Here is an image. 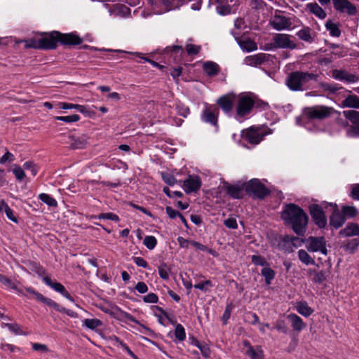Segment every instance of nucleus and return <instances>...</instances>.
<instances>
[{
    "label": "nucleus",
    "mask_w": 359,
    "mask_h": 359,
    "mask_svg": "<svg viewBox=\"0 0 359 359\" xmlns=\"http://www.w3.org/2000/svg\"><path fill=\"white\" fill-rule=\"evenodd\" d=\"M281 217L285 223L291 225L297 235L302 236L304 233L308 223V216L300 207L293 203L286 205L282 212Z\"/></svg>",
    "instance_id": "f257e3e1"
},
{
    "label": "nucleus",
    "mask_w": 359,
    "mask_h": 359,
    "mask_svg": "<svg viewBox=\"0 0 359 359\" xmlns=\"http://www.w3.org/2000/svg\"><path fill=\"white\" fill-rule=\"evenodd\" d=\"M318 77V76L313 73L292 72L286 79V85L292 91H304L309 89L311 81H316Z\"/></svg>",
    "instance_id": "f03ea898"
},
{
    "label": "nucleus",
    "mask_w": 359,
    "mask_h": 359,
    "mask_svg": "<svg viewBox=\"0 0 359 359\" xmlns=\"http://www.w3.org/2000/svg\"><path fill=\"white\" fill-rule=\"evenodd\" d=\"M334 111V109L331 107L315 105L304 107L302 116L309 120H323L330 117Z\"/></svg>",
    "instance_id": "7ed1b4c3"
},
{
    "label": "nucleus",
    "mask_w": 359,
    "mask_h": 359,
    "mask_svg": "<svg viewBox=\"0 0 359 359\" xmlns=\"http://www.w3.org/2000/svg\"><path fill=\"white\" fill-rule=\"evenodd\" d=\"M292 36L287 34L277 33L273 35L271 42L265 45V50L290 49L297 48V44L292 39Z\"/></svg>",
    "instance_id": "20e7f679"
},
{
    "label": "nucleus",
    "mask_w": 359,
    "mask_h": 359,
    "mask_svg": "<svg viewBox=\"0 0 359 359\" xmlns=\"http://www.w3.org/2000/svg\"><path fill=\"white\" fill-rule=\"evenodd\" d=\"M245 189L248 194L261 199L270 194V191L258 179H252L245 183Z\"/></svg>",
    "instance_id": "39448f33"
},
{
    "label": "nucleus",
    "mask_w": 359,
    "mask_h": 359,
    "mask_svg": "<svg viewBox=\"0 0 359 359\" xmlns=\"http://www.w3.org/2000/svg\"><path fill=\"white\" fill-rule=\"evenodd\" d=\"M269 25L277 31L290 30L292 29L291 18L283 15L280 11H276L269 21Z\"/></svg>",
    "instance_id": "423d86ee"
},
{
    "label": "nucleus",
    "mask_w": 359,
    "mask_h": 359,
    "mask_svg": "<svg viewBox=\"0 0 359 359\" xmlns=\"http://www.w3.org/2000/svg\"><path fill=\"white\" fill-rule=\"evenodd\" d=\"M344 116L353 124L346 132L350 137H359V111L357 110H346L342 112Z\"/></svg>",
    "instance_id": "0eeeda50"
},
{
    "label": "nucleus",
    "mask_w": 359,
    "mask_h": 359,
    "mask_svg": "<svg viewBox=\"0 0 359 359\" xmlns=\"http://www.w3.org/2000/svg\"><path fill=\"white\" fill-rule=\"evenodd\" d=\"M266 134L264 128L252 126L243 132V138L250 144H257Z\"/></svg>",
    "instance_id": "6e6552de"
},
{
    "label": "nucleus",
    "mask_w": 359,
    "mask_h": 359,
    "mask_svg": "<svg viewBox=\"0 0 359 359\" xmlns=\"http://www.w3.org/2000/svg\"><path fill=\"white\" fill-rule=\"evenodd\" d=\"M255 104L254 100L247 95H241L238 99L237 102V116L239 117H243L246 115H248Z\"/></svg>",
    "instance_id": "1a4fd4ad"
},
{
    "label": "nucleus",
    "mask_w": 359,
    "mask_h": 359,
    "mask_svg": "<svg viewBox=\"0 0 359 359\" xmlns=\"http://www.w3.org/2000/svg\"><path fill=\"white\" fill-rule=\"evenodd\" d=\"M306 248L309 252H320L322 254L327 255V250L326 249V241L324 237L309 236L306 239Z\"/></svg>",
    "instance_id": "9d476101"
},
{
    "label": "nucleus",
    "mask_w": 359,
    "mask_h": 359,
    "mask_svg": "<svg viewBox=\"0 0 359 359\" xmlns=\"http://www.w3.org/2000/svg\"><path fill=\"white\" fill-rule=\"evenodd\" d=\"M60 32H52L39 39V49H55L59 42Z\"/></svg>",
    "instance_id": "9b49d317"
},
{
    "label": "nucleus",
    "mask_w": 359,
    "mask_h": 359,
    "mask_svg": "<svg viewBox=\"0 0 359 359\" xmlns=\"http://www.w3.org/2000/svg\"><path fill=\"white\" fill-rule=\"evenodd\" d=\"M332 76L346 83H355L359 81V74L348 72L346 69H334L332 71Z\"/></svg>",
    "instance_id": "f8f14e48"
},
{
    "label": "nucleus",
    "mask_w": 359,
    "mask_h": 359,
    "mask_svg": "<svg viewBox=\"0 0 359 359\" xmlns=\"http://www.w3.org/2000/svg\"><path fill=\"white\" fill-rule=\"evenodd\" d=\"M310 215L319 228H323L327 224V219L321 206L318 204H311L309 206Z\"/></svg>",
    "instance_id": "ddd939ff"
},
{
    "label": "nucleus",
    "mask_w": 359,
    "mask_h": 359,
    "mask_svg": "<svg viewBox=\"0 0 359 359\" xmlns=\"http://www.w3.org/2000/svg\"><path fill=\"white\" fill-rule=\"evenodd\" d=\"M219 109L215 106H207L201 114V120L214 126H217Z\"/></svg>",
    "instance_id": "4468645a"
},
{
    "label": "nucleus",
    "mask_w": 359,
    "mask_h": 359,
    "mask_svg": "<svg viewBox=\"0 0 359 359\" xmlns=\"http://www.w3.org/2000/svg\"><path fill=\"white\" fill-rule=\"evenodd\" d=\"M334 8L339 13H346L354 15L357 13L356 7L348 0H332Z\"/></svg>",
    "instance_id": "2eb2a0df"
},
{
    "label": "nucleus",
    "mask_w": 359,
    "mask_h": 359,
    "mask_svg": "<svg viewBox=\"0 0 359 359\" xmlns=\"http://www.w3.org/2000/svg\"><path fill=\"white\" fill-rule=\"evenodd\" d=\"M202 182L198 175H189L188 178L183 181V189L187 194L197 192Z\"/></svg>",
    "instance_id": "dca6fc26"
},
{
    "label": "nucleus",
    "mask_w": 359,
    "mask_h": 359,
    "mask_svg": "<svg viewBox=\"0 0 359 359\" xmlns=\"http://www.w3.org/2000/svg\"><path fill=\"white\" fill-rule=\"evenodd\" d=\"M222 189L233 198L240 199L244 196L245 184L242 185H231L228 182H224Z\"/></svg>",
    "instance_id": "f3484780"
},
{
    "label": "nucleus",
    "mask_w": 359,
    "mask_h": 359,
    "mask_svg": "<svg viewBox=\"0 0 359 359\" xmlns=\"http://www.w3.org/2000/svg\"><path fill=\"white\" fill-rule=\"evenodd\" d=\"M59 42L65 46H76L82 43V39L76 33L62 34L60 32Z\"/></svg>",
    "instance_id": "a211bd4d"
},
{
    "label": "nucleus",
    "mask_w": 359,
    "mask_h": 359,
    "mask_svg": "<svg viewBox=\"0 0 359 359\" xmlns=\"http://www.w3.org/2000/svg\"><path fill=\"white\" fill-rule=\"evenodd\" d=\"M43 280L47 285L50 287L55 291L60 292L67 299H69L72 302L74 301V299L71 297L70 294L66 290L65 287L61 283H60L58 282L53 281L51 280V278L48 276L43 277Z\"/></svg>",
    "instance_id": "6ab92c4d"
},
{
    "label": "nucleus",
    "mask_w": 359,
    "mask_h": 359,
    "mask_svg": "<svg viewBox=\"0 0 359 359\" xmlns=\"http://www.w3.org/2000/svg\"><path fill=\"white\" fill-rule=\"evenodd\" d=\"M232 34L234 36L237 43L240 46L241 48L247 51L250 52L257 49V43L251 39H241L239 38L240 33L236 31H231Z\"/></svg>",
    "instance_id": "aec40b11"
},
{
    "label": "nucleus",
    "mask_w": 359,
    "mask_h": 359,
    "mask_svg": "<svg viewBox=\"0 0 359 359\" xmlns=\"http://www.w3.org/2000/svg\"><path fill=\"white\" fill-rule=\"evenodd\" d=\"M305 11L315 15L320 20H324L327 17L326 12L316 2L307 4L305 6Z\"/></svg>",
    "instance_id": "412c9836"
},
{
    "label": "nucleus",
    "mask_w": 359,
    "mask_h": 359,
    "mask_svg": "<svg viewBox=\"0 0 359 359\" xmlns=\"http://www.w3.org/2000/svg\"><path fill=\"white\" fill-rule=\"evenodd\" d=\"M340 107L359 109V96L355 94H348L341 100Z\"/></svg>",
    "instance_id": "4be33fe9"
},
{
    "label": "nucleus",
    "mask_w": 359,
    "mask_h": 359,
    "mask_svg": "<svg viewBox=\"0 0 359 359\" xmlns=\"http://www.w3.org/2000/svg\"><path fill=\"white\" fill-rule=\"evenodd\" d=\"M346 218L341 213L338 209L336 204L334 205V211L330 216V224L331 226L334 227L335 229H338L341 227L345 222Z\"/></svg>",
    "instance_id": "5701e85b"
},
{
    "label": "nucleus",
    "mask_w": 359,
    "mask_h": 359,
    "mask_svg": "<svg viewBox=\"0 0 359 359\" xmlns=\"http://www.w3.org/2000/svg\"><path fill=\"white\" fill-rule=\"evenodd\" d=\"M234 100L235 96L231 95H226L221 97L218 100L217 104L220 106L224 112L229 113L233 109Z\"/></svg>",
    "instance_id": "b1692460"
},
{
    "label": "nucleus",
    "mask_w": 359,
    "mask_h": 359,
    "mask_svg": "<svg viewBox=\"0 0 359 359\" xmlns=\"http://www.w3.org/2000/svg\"><path fill=\"white\" fill-rule=\"evenodd\" d=\"M269 56V55L265 53H258L256 55H250L245 57V62L248 65L257 66L267 61Z\"/></svg>",
    "instance_id": "393cba45"
},
{
    "label": "nucleus",
    "mask_w": 359,
    "mask_h": 359,
    "mask_svg": "<svg viewBox=\"0 0 359 359\" xmlns=\"http://www.w3.org/2000/svg\"><path fill=\"white\" fill-rule=\"evenodd\" d=\"M287 318L290 320L293 330L300 332L304 327L305 325L299 316L290 313L287 315Z\"/></svg>",
    "instance_id": "a878e982"
},
{
    "label": "nucleus",
    "mask_w": 359,
    "mask_h": 359,
    "mask_svg": "<svg viewBox=\"0 0 359 359\" xmlns=\"http://www.w3.org/2000/svg\"><path fill=\"white\" fill-rule=\"evenodd\" d=\"M203 71L209 76H215L220 72V67L216 62L208 61L203 65Z\"/></svg>",
    "instance_id": "bb28decb"
},
{
    "label": "nucleus",
    "mask_w": 359,
    "mask_h": 359,
    "mask_svg": "<svg viewBox=\"0 0 359 359\" xmlns=\"http://www.w3.org/2000/svg\"><path fill=\"white\" fill-rule=\"evenodd\" d=\"M68 140L67 143L69 144V147L72 149H83L87 143L83 138L76 137L73 135H69Z\"/></svg>",
    "instance_id": "cd10ccee"
},
{
    "label": "nucleus",
    "mask_w": 359,
    "mask_h": 359,
    "mask_svg": "<svg viewBox=\"0 0 359 359\" xmlns=\"http://www.w3.org/2000/svg\"><path fill=\"white\" fill-rule=\"evenodd\" d=\"M340 235L342 236H359V225L351 223L348 224L344 229L340 231Z\"/></svg>",
    "instance_id": "c85d7f7f"
},
{
    "label": "nucleus",
    "mask_w": 359,
    "mask_h": 359,
    "mask_svg": "<svg viewBox=\"0 0 359 359\" xmlns=\"http://www.w3.org/2000/svg\"><path fill=\"white\" fill-rule=\"evenodd\" d=\"M325 27L332 36L339 37L341 36L339 24L334 23L332 20H327L325 23Z\"/></svg>",
    "instance_id": "c756f323"
},
{
    "label": "nucleus",
    "mask_w": 359,
    "mask_h": 359,
    "mask_svg": "<svg viewBox=\"0 0 359 359\" xmlns=\"http://www.w3.org/2000/svg\"><path fill=\"white\" fill-rule=\"evenodd\" d=\"M296 309L299 313L305 317L310 316L313 311L306 302H298L296 305Z\"/></svg>",
    "instance_id": "7c9ffc66"
},
{
    "label": "nucleus",
    "mask_w": 359,
    "mask_h": 359,
    "mask_svg": "<svg viewBox=\"0 0 359 359\" xmlns=\"http://www.w3.org/2000/svg\"><path fill=\"white\" fill-rule=\"evenodd\" d=\"M59 107L62 109H77L79 111H80L82 114H87L88 110L86 109V107L83 105L79 104H71V103H66V102H60Z\"/></svg>",
    "instance_id": "2f4dec72"
},
{
    "label": "nucleus",
    "mask_w": 359,
    "mask_h": 359,
    "mask_svg": "<svg viewBox=\"0 0 359 359\" xmlns=\"http://www.w3.org/2000/svg\"><path fill=\"white\" fill-rule=\"evenodd\" d=\"M311 28L309 27H303L300 29L297 33V36L302 41L306 42H311L313 41V38L311 34Z\"/></svg>",
    "instance_id": "473e14b6"
},
{
    "label": "nucleus",
    "mask_w": 359,
    "mask_h": 359,
    "mask_svg": "<svg viewBox=\"0 0 359 359\" xmlns=\"http://www.w3.org/2000/svg\"><path fill=\"white\" fill-rule=\"evenodd\" d=\"M245 345H248V348L246 351V354L251 359H263V352L261 350L257 351L250 345L248 341H245Z\"/></svg>",
    "instance_id": "72a5a7b5"
},
{
    "label": "nucleus",
    "mask_w": 359,
    "mask_h": 359,
    "mask_svg": "<svg viewBox=\"0 0 359 359\" xmlns=\"http://www.w3.org/2000/svg\"><path fill=\"white\" fill-rule=\"evenodd\" d=\"M102 321L97 318H87L83 321V326H85L92 330L102 326Z\"/></svg>",
    "instance_id": "f704fd0d"
},
{
    "label": "nucleus",
    "mask_w": 359,
    "mask_h": 359,
    "mask_svg": "<svg viewBox=\"0 0 359 359\" xmlns=\"http://www.w3.org/2000/svg\"><path fill=\"white\" fill-rule=\"evenodd\" d=\"M309 271L310 275L313 276L312 280L314 283H321L326 279L327 275H326V272L324 271H320L319 272H317L315 270L309 269Z\"/></svg>",
    "instance_id": "c9c22d12"
},
{
    "label": "nucleus",
    "mask_w": 359,
    "mask_h": 359,
    "mask_svg": "<svg viewBox=\"0 0 359 359\" xmlns=\"http://www.w3.org/2000/svg\"><path fill=\"white\" fill-rule=\"evenodd\" d=\"M298 257L302 262L306 265L315 264L314 259L304 250L301 249L298 251Z\"/></svg>",
    "instance_id": "e433bc0d"
},
{
    "label": "nucleus",
    "mask_w": 359,
    "mask_h": 359,
    "mask_svg": "<svg viewBox=\"0 0 359 359\" xmlns=\"http://www.w3.org/2000/svg\"><path fill=\"white\" fill-rule=\"evenodd\" d=\"M261 274L264 276L266 285H270L275 277L274 271L269 267L263 268Z\"/></svg>",
    "instance_id": "4c0bfd02"
},
{
    "label": "nucleus",
    "mask_w": 359,
    "mask_h": 359,
    "mask_svg": "<svg viewBox=\"0 0 359 359\" xmlns=\"http://www.w3.org/2000/svg\"><path fill=\"white\" fill-rule=\"evenodd\" d=\"M39 198L42 202L50 207L56 208L57 206V202L56 200L47 194H39Z\"/></svg>",
    "instance_id": "58836bf2"
},
{
    "label": "nucleus",
    "mask_w": 359,
    "mask_h": 359,
    "mask_svg": "<svg viewBox=\"0 0 359 359\" xmlns=\"http://www.w3.org/2000/svg\"><path fill=\"white\" fill-rule=\"evenodd\" d=\"M39 302H41L47 306L53 308L55 310L59 311L62 310V306H60L57 303L54 302L53 299L45 297L43 294L41 295V297L38 299Z\"/></svg>",
    "instance_id": "ea45409f"
},
{
    "label": "nucleus",
    "mask_w": 359,
    "mask_h": 359,
    "mask_svg": "<svg viewBox=\"0 0 359 359\" xmlns=\"http://www.w3.org/2000/svg\"><path fill=\"white\" fill-rule=\"evenodd\" d=\"M358 212V210L354 206L344 205L342 207V214L344 217H354Z\"/></svg>",
    "instance_id": "a19ab883"
},
{
    "label": "nucleus",
    "mask_w": 359,
    "mask_h": 359,
    "mask_svg": "<svg viewBox=\"0 0 359 359\" xmlns=\"http://www.w3.org/2000/svg\"><path fill=\"white\" fill-rule=\"evenodd\" d=\"M219 4L217 6L216 11L217 13L222 15H229L231 12V6L229 4H223V0L222 1H217Z\"/></svg>",
    "instance_id": "79ce46f5"
},
{
    "label": "nucleus",
    "mask_w": 359,
    "mask_h": 359,
    "mask_svg": "<svg viewBox=\"0 0 359 359\" xmlns=\"http://www.w3.org/2000/svg\"><path fill=\"white\" fill-rule=\"evenodd\" d=\"M114 345L117 347H121L123 350H125L131 357L134 359H137V357L134 354V353L130 349V348L122 341H121L118 337H114Z\"/></svg>",
    "instance_id": "37998d69"
},
{
    "label": "nucleus",
    "mask_w": 359,
    "mask_h": 359,
    "mask_svg": "<svg viewBox=\"0 0 359 359\" xmlns=\"http://www.w3.org/2000/svg\"><path fill=\"white\" fill-rule=\"evenodd\" d=\"M158 269L159 276L161 278L164 280H168L169 278L170 269L166 264H161L158 266Z\"/></svg>",
    "instance_id": "c03bdc74"
},
{
    "label": "nucleus",
    "mask_w": 359,
    "mask_h": 359,
    "mask_svg": "<svg viewBox=\"0 0 359 359\" xmlns=\"http://www.w3.org/2000/svg\"><path fill=\"white\" fill-rule=\"evenodd\" d=\"M175 337L180 341H183L186 338V332L181 324H177L175 330Z\"/></svg>",
    "instance_id": "a18cd8bd"
},
{
    "label": "nucleus",
    "mask_w": 359,
    "mask_h": 359,
    "mask_svg": "<svg viewBox=\"0 0 359 359\" xmlns=\"http://www.w3.org/2000/svg\"><path fill=\"white\" fill-rule=\"evenodd\" d=\"M12 172L14 174L16 180L21 182L25 177V172L22 167L18 165H14Z\"/></svg>",
    "instance_id": "49530a36"
},
{
    "label": "nucleus",
    "mask_w": 359,
    "mask_h": 359,
    "mask_svg": "<svg viewBox=\"0 0 359 359\" xmlns=\"http://www.w3.org/2000/svg\"><path fill=\"white\" fill-rule=\"evenodd\" d=\"M143 243L149 250H153L157 244V240L153 236H147L144 239Z\"/></svg>",
    "instance_id": "de8ad7c7"
},
{
    "label": "nucleus",
    "mask_w": 359,
    "mask_h": 359,
    "mask_svg": "<svg viewBox=\"0 0 359 359\" xmlns=\"http://www.w3.org/2000/svg\"><path fill=\"white\" fill-rule=\"evenodd\" d=\"M22 42L25 43L26 48H33L39 49V39H25V40L17 41L18 43H22Z\"/></svg>",
    "instance_id": "09e8293b"
},
{
    "label": "nucleus",
    "mask_w": 359,
    "mask_h": 359,
    "mask_svg": "<svg viewBox=\"0 0 359 359\" xmlns=\"http://www.w3.org/2000/svg\"><path fill=\"white\" fill-rule=\"evenodd\" d=\"M161 177H162V179L164 181V182H165L167 184H168L170 186H173L177 182V180L175 178V177L170 173L162 172Z\"/></svg>",
    "instance_id": "8fccbe9b"
},
{
    "label": "nucleus",
    "mask_w": 359,
    "mask_h": 359,
    "mask_svg": "<svg viewBox=\"0 0 359 359\" xmlns=\"http://www.w3.org/2000/svg\"><path fill=\"white\" fill-rule=\"evenodd\" d=\"M185 49L188 55H195L199 53L201 50V47L200 46L189 43L186 46Z\"/></svg>",
    "instance_id": "3c124183"
},
{
    "label": "nucleus",
    "mask_w": 359,
    "mask_h": 359,
    "mask_svg": "<svg viewBox=\"0 0 359 359\" xmlns=\"http://www.w3.org/2000/svg\"><path fill=\"white\" fill-rule=\"evenodd\" d=\"M321 86L325 90L331 93H334L342 88V87L339 86L338 84H332L328 83H322Z\"/></svg>",
    "instance_id": "603ef678"
},
{
    "label": "nucleus",
    "mask_w": 359,
    "mask_h": 359,
    "mask_svg": "<svg viewBox=\"0 0 359 359\" xmlns=\"http://www.w3.org/2000/svg\"><path fill=\"white\" fill-rule=\"evenodd\" d=\"M176 109L177 114L184 118H186L190 114L189 108L182 104H177Z\"/></svg>",
    "instance_id": "864d4df0"
},
{
    "label": "nucleus",
    "mask_w": 359,
    "mask_h": 359,
    "mask_svg": "<svg viewBox=\"0 0 359 359\" xmlns=\"http://www.w3.org/2000/svg\"><path fill=\"white\" fill-rule=\"evenodd\" d=\"M252 262L257 266H268V263L266 261L265 258L260 255H252Z\"/></svg>",
    "instance_id": "5fc2aeb1"
},
{
    "label": "nucleus",
    "mask_w": 359,
    "mask_h": 359,
    "mask_svg": "<svg viewBox=\"0 0 359 359\" xmlns=\"http://www.w3.org/2000/svg\"><path fill=\"white\" fill-rule=\"evenodd\" d=\"M55 118L67 123H73L78 121L80 119V116L77 114H73L66 116H57Z\"/></svg>",
    "instance_id": "6e6d98bb"
},
{
    "label": "nucleus",
    "mask_w": 359,
    "mask_h": 359,
    "mask_svg": "<svg viewBox=\"0 0 359 359\" xmlns=\"http://www.w3.org/2000/svg\"><path fill=\"white\" fill-rule=\"evenodd\" d=\"M23 168L29 170L33 176H35L38 172L37 166L32 161H27L23 164Z\"/></svg>",
    "instance_id": "4d7b16f0"
},
{
    "label": "nucleus",
    "mask_w": 359,
    "mask_h": 359,
    "mask_svg": "<svg viewBox=\"0 0 359 359\" xmlns=\"http://www.w3.org/2000/svg\"><path fill=\"white\" fill-rule=\"evenodd\" d=\"M25 293L27 294V297L29 298H34L38 301L39 297H41V294L39 292L36 291L32 287H26L25 288Z\"/></svg>",
    "instance_id": "13d9d810"
},
{
    "label": "nucleus",
    "mask_w": 359,
    "mask_h": 359,
    "mask_svg": "<svg viewBox=\"0 0 359 359\" xmlns=\"http://www.w3.org/2000/svg\"><path fill=\"white\" fill-rule=\"evenodd\" d=\"M0 283L12 289H16V285L11 279L4 275L0 274Z\"/></svg>",
    "instance_id": "bf43d9fd"
},
{
    "label": "nucleus",
    "mask_w": 359,
    "mask_h": 359,
    "mask_svg": "<svg viewBox=\"0 0 359 359\" xmlns=\"http://www.w3.org/2000/svg\"><path fill=\"white\" fill-rule=\"evenodd\" d=\"M98 219H109L115 222L119 221L118 217L112 212L102 213L98 215Z\"/></svg>",
    "instance_id": "052dcab7"
},
{
    "label": "nucleus",
    "mask_w": 359,
    "mask_h": 359,
    "mask_svg": "<svg viewBox=\"0 0 359 359\" xmlns=\"http://www.w3.org/2000/svg\"><path fill=\"white\" fill-rule=\"evenodd\" d=\"M212 282L209 280L198 283L197 284L194 285V287L196 289H199L202 291H207L208 287H212Z\"/></svg>",
    "instance_id": "680f3d73"
},
{
    "label": "nucleus",
    "mask_w": 359,
    "mask_h": 359,
    "mask_svg": "<svg viewBox=\"0 0 359 359\" xmlns=\"http://www.w3.org/2000/svg\"><path fill=\"white\" fill-rule=\"evenodd\" d=\"M233 307V306L231 304L226 305L225 311L222 315V320L224 324H226L228 320L230 318Z\"/></svg>",
    "instance_id": "e2e57ef3"
},
{
    "label": "nucleus",
    "mask_w": 359,
    "mask_h": 359,
    "mask_svg": "<svg viewBox=\"0 0 359 359\" xmlns=\"http://www.w3.org/2000/svg\"><path fill=\"white\" fill-rule=\"evenodd\" d=\"M275 328L284 334H287V328L285 325V321L283 320H276L275 323Z\"/></svg>",
    "instance_id": "0e129e2a"
},
{
    "label": "nucleus",
    "mask_w": 359,
    "mask_h": 359,
    "mask_svg": "<svg viewBox=\"0 0 359 359\" xmlns=\"http://www.w3.org/2000/svg\"><path fill=\"white\" fill-rule=\"evenodd\" d=\"M143 301L145 303H157L158 297L155 293H149L143 297Z\"/></svg>",
    "instance_id": "69168bd1"
},
{
    "label": "nucleus",
    "mask_w": 359,
    "mask_h": 359,
    "mask_svg": "<svg viewBox=\"0 0 359 359\" xmlns=\"http://www.w3.org/2000/svg\"><path fill=\"white\" fill-rule=\"evenodd\" d=\"M14 156L13 154L6 151L4 155L0 158V164H4L7 161L12 162L14 161Z\"/></svg>",
    "instance_id": "338daca9"
},
{
    "label": "nucleus",
    "mask_w": 359,
    "mask_h": 359,
    "mask_svg": "<svg viewBox=\"0 0 359 359\" xmlns=\"http://www.w3.org/2000/svg\"><path fill=\"white\" fill-rule=\"evenodd\" d=\"M351 196L353 199L359 201V184H355L353 186Z\"/></svg>",
    "instance_id": "774afa93"
}]
</instances>
